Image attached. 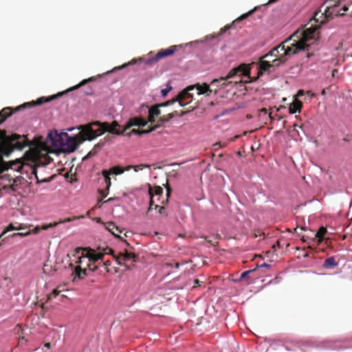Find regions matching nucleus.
I'll return each mask as SVG.
<instances>
[{
    "mask_svg": "<svg viewBox=\"0 0 352 352\" xmlns=\"http://www.w3.org/2000/svg\"><path fill=\"white\" fill-rule=\"evenodd\" d=\"M174 118V115L173 113H169L166 117L162 116L160 117V120L162 123H167L170 121Z\"/></svg>",
    "mask_w": 352,
    "mask_h": 352,
    "instance_id": "obj_26",
    "label": "nucleus"
},
{
    "mask_svg": "<svg viewBox=\"0 0 352 352\" xmlns=\"http://www.w3.org/2000/svg\"><path fill=\"white\" fill-rule=\"evenodd\" d=\"M120 255L122 261H126L129 265L135 262V256L131 252L125 250L120 253Z\"/></svg>",
    "mask_w": 352,
    "mask_h": 352,
    "instance_id": "obj_18",
    "label": "nucleus"
},
{
    "mask_svg": "<svg viewBox=\"0 0 352 352\" xmlns=\"http://www.w3.org/2000/svg\"><path fill=\"white\" fill-rule=\"evenodd\" d=\"M104 253L96 251L91 248L86 250L85 254L78 258L76 262L80 268V273L87 275V271L95 272L98 270L96 263L102 261Z\"/></svg>",
    "mask_w": 352,
    "mask_h": 352,
    "instance_id": "obj_3",
    "label": "nucleus"
},
{
    "mask_svg": "<svg viewBox=\"0 0 352 352\" xmlns=\"http://www.w3.org/2000/svg\"><path fill=\"white\" fill-rule=\"evenodd\" d=\"M144 108H146L147 109V110H148V108H149V106H148L147 104H146L145 103H142L140 107H139V111H141L142 109H143Z\"/></svg>",
    "mask_w": 352,
    "mask_h": 352,
    "instance_id": "obj_33",
    "label": "nucleus"
},
{
    "mask_svg": "<svg viewBox=\"0 0 352 352\" xmlns=\"http://www.w3.org/2000/svg\"><path fill=\"white\" fill-rule=\"evenodd\" d=\"M210 85H217L220 89H225L226 91H230L232 88L234 86V82L232 81H228L226 78L222 77L220 78H216L211 81Z\"/></svg>",
    "mask_w": 352,
    "mask_h": 352,
    "instance_id": "obj_12",
    "label": "nucleus"
},
{
    "mask_svg": "<svg viewBox=\"0 0 352 352\" xmlns=\"http://www.w3.org/2000/svg\"><path fill=\"white\" fill-rule=\"evenodd\" d=\"M285 349L287 351H295V349H292L291 347H289V346H285Z\"/></svg>",
    "mask_w": 352,
    "mask_h": 352,
    "instance_id": "obj_39",
    "label": "nucleus"
},
{
    "mask_svg": "<svg viewBox=\"0 0 352 352\" xmlns=\"http://www.w3.org/2000/svg\"><path fill=\"white\" fill-rule=\"evenodd\" d=\"M172 89L173 87L171 85V83L170 81H168L166 83L165 88H163L160 90L161 96L164 98H166L168 96V94L170 92V91H172Z\"/></svg>",
    "mask_w": 352,
    "mask_h": 352,
    "instance_id": "obj_21",
    "label": "nucleus"
},
{
    "mask_svg": "<svg viewBox=\"0 0 352 352\" xmlns=\"http://www.w3.org/2000/svg\"><path fill=\"white\" fill-rule=\"evenodd\" d=\"M45 346L47 347V348H50V343H46L45 344Z\"/></svg>",
    "mask_w": 352,
    "mask_h": 352,
    "instance_id": "obj_42",
    "label": "nucleus"
},
{
    "mask_svg": "<svg viewBox=\"0 0 352 352\" xmlns=\"http://www.w3.org/2000/svg\"><path fill=\"white\" fill-rule=\"evenodd\" d=\"M135 63H136V60L133 59L131 62H129L128 63L123 64L122 65L119 66V67H116L112 70L108 71L106 73H104V74H111L113 71L121 70L124 68H126L129 65H135Z\"/></svg>",
    "mask_w": 352,
    "mask_h": 352,
    "instance_id": "obj_25",
    "label": "nucleus"
},
{
    "mask_svg": "<svg viewBox=\"0 0 352 352\" xmlns=\"http://www.w3.org/2000/svg\"><path fill=\"white\" fill-rule=\"evenodd\" d=\"M35 178L36 179L38 184V183H47V182H51V180H52L51 179H49V178H45V179H43L42 180H39L36 174H35Z\"/></svg>",
    "mask_w": 352,
    "mask_h": 352,
    "instance_id": "obj_30",
    "label": "nucleus"
},
{
    "mask_svg": "<svg viewBox=\"0 0 352 352\" xmlns=\"http://www.w3.org/2000/svg\"><path fill=\"white\" fill-rule=\"evenodd\" d=\"M334 72H337V70L336 69L333 70V73H334Z\"/></svg>",
    "mask_w": 352,
    "mask_h": 352,
    "instance_id": "obj_44",
    "label": "nucleus"
},
{
    "mask_svg": "<svg viewBox=\"0 0 352 352\" xmlns=\"http://www.w3.org/2000/svg\"><path fill=\"white\" fill-rule=\"evenodd\" d=\"M221 35V32H220L218 35L212 34V35L206 36L203 40H195V41H193L191 42L186 43L185 44L175 45H171L169 47L166 48V49H161L156 54L155 56L151 57L149 58H147L144 61V63L146 65H151L153 64L154 63L158 62L160 60H161L163 58L173 55L178 49H182L184 47H186V46H190V47L194 46V45L199 44L201 43H206V42H208L210 41H212V40L216 38L217 37H218Z\"/></svg>",
    "mask_w": 352,
    "mask_h": 352,
    "instance_id": "obj_2",
    "label": "nucleus"
},
{
    "mask_svg": "<svg viewBox=\"0 0 352 352\" xmlns=\"http://www.w3.org/2000/svg\"><path fill=\"white\" fill-rule=\"evenodd\" d=\"M95 80H96V78L94 77V76L89 77V78H86V79H84L79 84H78L76 85L72 86V87L68 88V89H67L65 91H59V92H58L56 94L50 96L49 97V100L53 101V100H56L57 98H59L63 96L64 95H65L66 94H67V93H69L70 91H72L78 89V88H80V87L85 85L87 82H91L95 81Z\"/></svg>",
    "mask_w": 352,
    "mask_h": 352,
    "instance_id": "obj_10",
    "label": "nucleus"
},
{
    "mask_svg": "<svg viewBox=\"0 0 352 352\" xmlns=\"http://www.w3.org/2000/svg\"><path fill=\"white\" fill-rule=\"evenodd\" d=\"M195 89H196V85H190L187 87V89L188 91H192L194 90Z\"/></svg>",
    "mask_w": 352,
    "mask_h": 352,
    "instance_id": "obj_37",
    "label": "nucleus"
},
{
    "mask_svg": "<svg viewBox=\"0 0 352 352\" xmlns=\"http://www.w3.org/2000/svg\"><path fill=\"white\" fill-rule=\"evenodd\" d=\"M196 89L198 95L210 96L212 93V89L207 83L196 84Z\"/></svg>",
    "mask_w": 352,
    "mask_h": 352,
    "instance_id": "obj_15",
    "label": "nucleus"
},
{
    "mask_svg": "<svg viewBox=\"0 0 352 352\" xmlns=\"http://www.w3.org/2000/svg\"><path fill=\"white\" fill-rule=\"evenodd\" d=\"M12 152V150H10L3 153V155L6 157H9Z\"/></svg>",
    "mask_w": 352,
    "mask_h": 352,
    "instance_id": "obj_34",
    "label": "nucleus"
},
{
    "mask_svg": "<svg viewBox=\"0 0 352 352\" xmlns=\"http://www.w3.org/2000/svg\"><path fill=\"white\" fill-rule=\"evenodd\" d=\"M155 127H150L146 129L143 130H139V129H132L129 133H127L126 136L128 138H130L132 135H142L151 133V132L154 131L155 130Z\"/></svg>",
    "mask_w": 352,
    "mask_h": 352,
    "instance_id": "obj_17",
    "label": "nucleus"
},
{
    "mask_svg": "<svg viewBox=\"0 0 352 352\" xmlns=\"http://www.w3.org/2000/svg\"><path fill=\"white\" fill-rule=\"evenodd\" d=\"M124 172V169L121 166H113L109 169H103L101 171V174L104 177V182L106 187V195L109 193V188L111 185V175H119Z\"/></svg>",
    "mask_w": 352,
    "mask_h": 352,
    "instance_id": "obj_7",
    "label": "nucleus"
},
{
    "mask_svg": "<svg viewBox=\"0 0 352 352\" xmlns=\"http://www.w3.org/2000/svg\"><path fill=\"white\" fill-rule=\"evenodd\" d=\"M91 124L97 126L98 131L94 129L91 126L87 127L84 133L85 138L88 141H91L106 132V127L101 122L94 121Z\"/></svg>",
    "mask_w": 352,
    "mask_h": 352,
    "instance_id": "obj_8",
    "label": "nucleus"
},
{
    "mask_svg": "<svg viewBox=\"0 0 352 352\" xmlns=\"http://www.w3.org/2000/svg\"><path fill=\"white\" fill-rule=\"evenodd\" d=\"M223 114H224V113H222L221 115H217V116H216L214 117V118H215V119H217V118H219L221 116H222V115H223Z\"/></svg>",
    "mask_w": 352,
    "mask_h": 352,
    "instance_id": "obj_43",
    "label": "nucleus"
},
{
    "mask_svg": "<svg viewBox=\"0 0 352 352\" xmlns=\"http://www.w3.org/2000/svg\"><path fill=\"white\" fill-rule=\"evenodd\" d=\"M270 265L267 263H262L261 265H258L255 268H256V270L259 268H263V267H265V268H269L270 267Z\"/></svg>",
    "mask_w": 352,
    "mask_h": 352,
    "instance_id": "obj_31",
    "label": "nucleus"
},
{
    "mask_svg": "<svg viewBox=\"0 0 352 352\" xmlns=\"http://www.w3.org/2000/svg\"><path fill=\"white\" fill-rule=\"evenodd\" d=\"M133 126H145L148 123L149 121L148 119H146L142 116H135L131 118L130 120Z\"/></svg>",
    "mask_w": 352,
    "mask_h": 352,
    "instance_id": "obj_16",
    "label": "nucleus"
},
{
    "mask_svg": "<svg viewBox=\"0 0 352 352\" xmlns=\"http://www.w3.org/2000/svg\"><path fill=\"white\" fill-rule=\"evenodd\" d=\"M342 141L344 142H349V140L347 138H344L342 139Z\"/></svg>",
    "mask_w": 352,
    "mask_h": 352,
    "instance_id": "obj_40",
    "label": "nucleus"
},
{
    "mask_svg": "<svg viewBox=\"0 0 352 352\" xmlns=\"http://www.w3.org/2000/svg\"><path fill=\"white\" fill-rule=\"evenodd\" d=\"M350 16H351V17L352 18V10H351V14H350Z\"/></svg>",
    "mask_w": 352,
    "mask_h": 352,
    "instance_id": "obj_45",
    "label": "nucleus"
},
{
    "mask_svg": "<svg viewBox=\"0 0 352 352\" xmlns=\"http://www.w3.org/2000/svg\"><path fill=\"white\" fill-rule=\"evenodd\" d=\"M256 271V268H254V269H252V270H245L244 272H243L241 275H240V277L239 279H236V280H234V281L235 282H238L239 280H243V279H245V278H248L250 277V274L251 273H253L254 272Z\"/></svg>",
    "mask_w": 352,
    "mask_h": 352,
    "instance_id": "obj_24",
    "label": "nucleus"
},
{
    "mask_svg": "<svg viewBox=\"0 0 352 352\" xmlns=\"http://www.w3.org/2000/svg\"><path fill=\"white\" fill-rule=\"evenodd\" d=\"M59 294V291L54 289L52 292V295L54 297H56Z\"/></svg>",
    "mask_w": 352,
    "mask_h": 352,
    "instance_id": "obj_38",
    "label": "nucleus"
},
{
    "mask_svg": "<svg viewBox=\"0 0 352 352\" xmlns=\"http://www.w3.org/2000/svg\"><path fill=\"white\" fill-rule=\"evenodd\" d=\"M133 126L131 121L129 123L124 124L122 127L118 129L114 133L117 135H124L126 131ZM126 134H125L126 135Z\"/></svg>",
    "mask_w": 352,
    "mask_h": 352,
    "instance_id": "obj_20",
    "label": "nucleus"
},
{
    "mask_svg": "<svg viewBox=\"0 0 352 352\" xmlns=\"http://www.w3.org/2000/svg\"><path fill=\"white\" fill-rule=\"evenodd\" d=\"M148 195L149 197V207H148V212H151L152 210H153V207L154 206V208L156 210L157 209L158 211V214H162V212L163 210H164V206H160L159 205H156L155 204V201H154V197L155 196L157 197H160L162 195L163 193V189L158 186L157 188H155V189H153L151 186V185H148Z\"/></svg>",
    "mask_w": 352,
    "mask_h": 352,
    "instance_id": "obj_9",
    "label": "nucleus"
},
{
    "mask_svg": "<svg viewBox=\"0 0 352 352\" xmlns=\"http://www.w3.org/2000/svg\"><path fill=\"white\" fill-rule=\"evenodd\" d=\"M117 263H118V265H119L120 266H124L126 268V270H128L131 269V267L129 266V265L127 264L126 261H122L120 254L117 260Z\"/></svg>",
    "mask_w": 352,
    "mask_h": 352,
    "instance_id": "obj_27",
    "label": "nucleus"
},
{
    "mask_svg": "<svg viewBox=\"0 0 352 352\" xmlns=\"http://www.w3.org/2000/svg\"><path fill=\"white\" fill-rule=\"evenodd\" d=\"M341 0H327L310 18L309 27H302L296 30L279 45L265 54L256 66L257 78L264 74H270L289 57L296 54H305L307 58L314 55L320 40V28L334 16H342L349 10L344 5L339 8Z\"/></svg>",
    "mask_w": 352,
    "mask_h": 352,
    "instance_id": "obj_1",
    "label": "nucleus"
},
{
    "mask_svg": "<svg viewBox=\"0 0 352 352\" xmlns=\"http://www.w3.org/2000/svg\"><path fill=\"white\" fill-rule=\"evenodd\" d=\"M52 100H49V97L41 96L37 98L36 100H32L31 102H24L22 104H20L15 108H12L10 107H7L3 108L0 111V125L3 124L8 118L12 116L14 113L18 112L21 110L34 107L36 106H41L45 103L51 102Z\"/></svg>",
    "mask_w": 352,
    "mask_h": 352,
    "instance_id": "obj_5",
    "label": "nucleus"
},
{
    "mask_svg": "<svg viewBox=\"0 0 352 352\" xmlns=\"http://www.w3.org/2000/svg\"><path fill=\"white\" fill-rule=\"evenodd\" d=\"M338 265V263L336 261L334 256L327 258L322 264V267L325 270H333Z\"/></svg>",
    "mask_w": 352,
    "mask_h": 352,
    "instance_id": "obj_19",
    "label": "nucleus"
},
{
    "mask_svg": "<svg viewBox=\"0 0 352 352\" xmlns=\"http://www.w3.org/2000/svg\"><path fill=\"white\" fill-rule=\"evenodd\" d=\"M194 282L196 285H199V280L198 279H195L194 280Z\"/></svg>",
    "mask_w": 352,
    "mask_h": 352,
    "instance_id": "obj_41",
    "label": "nucleus"
},
{
    "mask_svg": "<svg viewBox=\"0 0 352 352\" xmlns=\"http://www.w3.org/2000/svg\"><path fill=\"white\" fill-rule=\"evenodd\" d=\"M144 168H150V165L146 164H140L138 165H129L126 167V170H129L130 169H133L135 172H138L139 170H141L144 169Z\"/></svg>",
    "mask_w": 352,
    "mask_h": 352,
    "instance_id": "obj_22",
    "label": "nucleus"
},
{
    "mask_svg": "<svg viewBox=\"0 0 352 352\" xmlns=\"http://www.w3.org/2000/svg\"><path fill=\"white\" fill-rule=\"evenodd\" d=\"M148 113L149 117L148 120L153 123L155 121V118L161 114V111L157 106L149 107Z\"/></svg>",
    "mask_w": 352,
    "mask_h": 352,
    "instance_id": "obj_14",
    "label": "nucleus"
},
{
    "mask_svg": "<svg viewBox=\"0 0 352 352\" xmlns=\"http://www.w3.org/2000/svg\"><path fill=\"white\" fill-rule=\"evenodd\" d=\"M192 99V95L190 93H187L186 94L185 101L183 100H170V101H168L166 102H162V103L160 104L157 107H159V108L168 107L169 105L173 104L175 102H178L180 107H184V106L188 104L191 102Z\"/></svg>",
    "mask_w": 352,
    "mask_h": 352,
    "instance_id": "obj_13",
    "label": "nucleus"
},
{
    "mask_svg": "<svg viewBox=\"0 0 352 352\" xmlns=\"http://www.w3.org/2000/svg\"><path fill=\"white\" fill-rule=\"evenodd\" d=\"M348 340H324L322 341H318L317 340H310L306 341H292L298 345L301 352H305V351L301 348L302 346H307L313 348H316L320 350H332V351H342L346 349H351V347H342L337 345L338 342H347Z\"/></svg>",
    "mask_w": 352,
    "mask_h": 352,
    "instance_id": "obj_4",
    "label": "nucleus"
},
{
    "mask_svg": "<svg viewBox=\"0 0 352 352\" xmlns=\"http://www.w3.org/2000/svg\"><path fill=\"white\" fill-rule=\"evenodd\" d=\"M301 107V104L293 102L292 104H290L289 107V113L292 114H294L297 112H300Z\"/></svg>",
    "mask_w": 352,
    "mask_h": 352,
    "instance_id": "obj_23",
    "label": "nucleus"
},
{
    "mask_svg": "<svg viewBox=\"0 0 352 352\" xmlns=\"http://www.w3.org/2000/svg\"><path fill=\"white\" fill-rule=\"evenodd\" d=\"M66 137H69L67 132L64 131L59 132L58 130L54 129L48 132L47 138L52 146L61 149L64 143V140L67 138Z\"/></svg>",
    "mask_w": 352,
    "mask_h": 352,
    "instance_id": "obj_6",
    "label": "nucleus"
},
{
    "mask_svg": "<svg viewBox=\"0 0 352 352\" xmlns=\"http://www.w3.org/2000/svg\"><path fill=\"white\" fill-rule=\"evenodd\" d=\"M305 91L302 89H299L298 91H297V96L298 97H302L303 96H305Z\"/></svg>",
    "mask_w": 352,
    "mask_h": 352,
    "instance_id": "obj_32",
    "label": "nucleus"
},
{
    "mask_svg": "<svg viewBox=\"0 0 352 352\" xmlns=\"http://www.w3.org/2000/svg\"><path fill=\"white\" fill-rule=\"evenodd\" d=\"M87 89H88L87 91H85V94H87V95H91L92 94L91 88L90 87H88Z\"/></svg>",
    "mask_w": 352,
    "mask_h": 352,
    "instance_id": "obj_36",
    "label": "nucleus"
},
{
    "mask_svg": "<svg viewBox=\"0 0 352 352\" xmlns=\"http://www.w3.org/2000/svg\"><path fill=\"white\" fill-rule=\"evenodd\" d=\"M29 234H30L29 232H16V233H14L12 235V237H15L16 236H20L24 237V236H28Z\"/></svg>",
    "mask_w": 352,
    "mask_h": 352,
    "instance_id": "obj_29",
    "label": "nucleus"
},
{
    "mask_svg": "<svg viewBox=\"0 0 352 352\" xmlns=\"http://www.w3.org/2000/svg\"><path fill=\"white\" fill-rule=\"evenodd\" d=\"M166 200L162 201V204H166L168 203V198L170 197L172 193V189L169 186H166Z\"/></svg>",
    "mask_w": 352,
    "mask_h": 352,
    "instance_id": "obj_28",
    "label": "nucleus"
},
{
    "mask_svg": "<svg viewBox=\"0 0 352 352\" xmlns=\"http://www.w3.org/2000/svg\"><path fill=\"white\" fill-rule=\"evenodd\" d=\"M75 129H77V128L76 127L70 126V127H68V128L64 129L63 131H66V132H67V131L71 132V131H74Z\"/></svg>",
    "mask_w": 352,
    "mask_h": 352,
    "instance_id": "obj_35",
    "label": "nucleus"
},
{
    "mask_svg": "<svg viewBox=\"0 0 352 352\" xmlns=\"http://www.w3.org/2000/svg\"><path fill=\"white\" fill-rule=\"evenodd\" d=\"M66 138L60 150L65 153H72L78 149V143L74 135H69Z\"/></svg>",
    "mask_w": 352,
    "mask_h": 352,
    "instance_id": "obj_11",
    "label": "nucleus"
}]
</instances>
